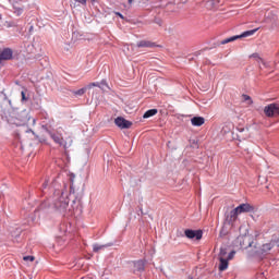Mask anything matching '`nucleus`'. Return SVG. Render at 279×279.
<instances>
[{"instance_id": "1", "label": "nucleus", "mask_w": 279, "mask_h": 279, "mask_svg": "<svg viewBox=\"0 0 279 279\" xmlns=\"http://www.w3.org/2000/svg\"><path fill=\"white\" fill-rule=\"evenodd\" d=\"M50 189L53 191L54 199H59L53 203V199L49 198L44 201L38 210H66V206H69V197L71 195H75V187H73V183H71L70 187L66 186V183L60 184L58 179L53 180Z\"/></svg>"}, {"instance_id": "2", "label": "nucleus", "mask_w": 279, "mask_h": 279, "mask_svg": "<svg viewBox=\"0 0 279 279\" xmlns=\"http://www.w3.org/2000/svg\"><path fill=\"white\" fill-rule=\"evenodd\" d=\"M2 114H4L10 125H16L17 128L21 125H27L31 119L27 110H23L21 112H16L14 110L11 112H7V109H2Z\"/></svg>"}, {"instance_id": "3", "label": "nucleus", "mask_w": 279, "mask_h": 279, "mask_svg": "<svg viewBox=\"0 0 279 279\" xmlns=\"http://www.w3.org/2000/svg\"><path fill=\"white\" fill-rule=\"evenodd\" d=\"M243 210H227L225 213V223L220 231L221 236H226L228 234V226L234 228V222L239 219V215H241Z\"/></svg>"}, {"instance_id": "4", "label": "nucleus", "mask_w": 279, "mask_h": 279, "mask_svg": "<svg viewBox=\"0 0 279 279\" xmlns=\"http://www.w3.org/2000/svg\"><path fill=\"white\" fill-rule=\"evenodd\" d=\"M39 125L41 128V130H44V132H47V134H51V131L53 130V124L56 123V121L52 118H49V113L41 111L39 113Z\"/></svg>"}, {"instance_id": "5", "label": "nucleus", "mask_w": 279, "mask_h": 279, "mask_svg": "<svg viewBox=\"0 0 279 279\" xmlns=\"http://www.w3.org/2000/svg\"><path fill=\"white\" fill-rule=\"evenodd\" d=\"M227 210H258V207L251 205L248 203H242L240 205H235L234 202L229 201L227 204Z\"/></svg>"}, {"instance_id": "6", "label": "nucleus", "mask_w": 279, "mask_h": 279, "mask_svg": "<svg viewBox=\"0 0 279 279\" xmlns=\"http://www.w3.org/2000/svg\"><path fill=\"white\" fill-rule=\"evenodd\" d=\"M266 117H279V105L270 104L264 108Z\"/></svg>"}, {"instance_id": "7", "label": "nucleus", "mask_w": 279, "mask_h": 279, "mask_svg": "<svg viewBox=\"0 0 279 279\" xmlns=\"http://www.w3.org/2000/svg\"><path fill=\"white\" fill-rule=\"evenodd\" d=\"M48 134L57 145H59L60 147H63V149H66V141H64V137H62V134L53 133V132H50Z\"/></svg>"}, {"instance_id": "8", "label": "nucleus", "mask_w": 279, "mask_h": 279, "mask_svg": "<svg viewBox=\"0 0 279 279\" xmlns=\"http://www.w3.org/2000/svg\"><path fill=\"white\" fill-rule=\"evenodd\" d=\"M274 247H279L278 239L271 240L270 242L264 244L260 248V252L262 254H268L269 252H271V250H274Z\"/></svg>"}, {"instance_id": "9", "label": "nucleus", "mask_w": 279, "mask_h": 279, "mask_svg": "<svg viewBox=\"0 0 279 279\" xmlns=\"http://www.w3.org/2000/svg\"><path fill=\"white\" fill-rule=\"evenodd\" d=\"M114 123L118 128H120V130H130V128H132V122L125 120L123 117H118L114 120Z\"/></svg>"}, {"instance_id": "10", "label": "nucleus", "mask_w": 279, "mask_h": 279, "mask_svg": "<svg viewBox=\"0 0 279 279\" xmlns=\"http://www.w3.org/2000/svg\"><path fill=\"white\" fill-rule=\"evenodd\" d=\"M184 234L187 239H196V241H199L203 236V232L202 230H191V229H186L184 231Z\"/></svg>"}, {"instance_id": "11", "label": "nucleus", "mask_w": 279, "mask_h": 279, "mask_svg": "<svg viewBox=\"0 0 279 279\" xmlns=\"http://www.w3.org/2000/svg\"><path fill=\"white\" fill-rule=\"evenodd\" d=\"M13 51L10 48H4L0 51V64L3 60H12Z\"/></svg>"}, {"instance_id": "12", "label": "nucleus", "mask_w": 279, "mask_h": 279, "mask_svg": "<svg viewBox=\"0 0 279 279\" xmlns=\"http://www.w3.org/2000/svg\"><path fill=\"white\" fill-rule=\"evenodd\" d=\"M12 12L13 14H15V16H21V14H23V12L25 11V7H23L21 2H14L12 4Z\"/></svg>"}, {"instance_id": "13", "label": "nucleus", "mask_w": 279, "mask_h": 279, "mask_svg": "<svg viewBox=\"0 0 279 279\" xmlns=\"http://www.w3.org/2000/svg\"><path fill=\"white\" fill-rule=\"evenodd\" d=\"M138 48H148V49H154V47H158L156 43L149 41V40H141L137 43Z\"/></svg>"}, {"instance_id": "14", "label": "nucleus", "mask_w": 279, "mask_h": 279, "mask_svg": "<svg viewBox=\"0 0 279 279\" xmlns=\"http://www.w3.org/2000/svg\"><path fill=\"white\" fill-rule=\"evenodd\" d=\"M191 123L195 128H201V125H204V123H206V120L203 117H194L191 119Z\"/></svg>"}, {"instance_id": "15", "label": "nucleus", "mask_w": 279, "mask_h": 279, "mask_svg": "<svg viewBox=\"0 0 279 279\" xmlns=\"http://www.w3.org/2000/svg\"><path fill=\"white\" fill-rule=\"evenodd\" d=\"M0 101H2L3 106H9V108H12V100L8 99V95L3 93V89L0 90Z\"/></svg>"}, {"instance_id": "16", "label": "nucleus", "mask_w": 279, "mask_h": 279, "mask_svg": "<svg viewBox=\"0 0 279 279\" xmlns=\"http://www.w3.org/2000/svg\"><path fill=\"white\" fill-rule=\"evenodd\" d=\"M220 264H219V271H226V269H228L229 267V259H227L226 257H219Z\"/></svg>"}, {"instance_id": "17", "label": "nucleus", "mask_w": 279, "mask_h": 279, "mask_svg": "<svg viewBox=\"0 0 279 279\" xmlns=\"http://www.w3.org/2000/svg\"><path fill=\"white\" fill-rule=\"evenodd\" d=\"M134 269H135V271H138L140 274L145 271V260L140 259L137 262H134Z\"/></svg>"}, {"instance_id": "18", "label": "nucleus", "mask_w": 279, "mask_h": 279, "mask_svg": "<svg viewBox=\"0 0 279 279\" xmlns=\"http://www.w3.org/2000/svg\"><path fill=\"white\" fill-rule=\"evenodd\" d=\"M256 32H258V28H254V29H251V31H245L241 35H238V37L239 38H247L248 36H254Z\"/></svg>"}, {"instance_id": "19", "label": "nucleus", "mask_w": 279, "mask_h": 279, "mask_svg": "<svg viewBox=\"0 0 279 279\" xmlns=\"http://www.w3.org/2000/svg\"><path fill=\"white\" fill-rule=\"evenodd\" d=\"M88 90V87H83L78 90H72V95H74V97H82L86 94V92Z\"/></svg>"}, {"instance_id": "20", "label": "nucleus", "mask_w": 279, "mask_h": 279, "mask_svg": "<svg viewBox=\"0 0 279 279\" xmlns=\"http://www.w3.org/2000/svg\"><path fill=\"white\" fill-rule=\"evenodd\" d=\"M156 114H158V109H150L144 113L143 119H149L151 117H156Z\"/></svg>"}, {"instance_id": "21", "label": "nucleus", "mask_w": 279, "mask_h": 279, "mask_svg": "<svg viewBox=\"0 0 279 279\" xmlns=\"http://www.w3.org/2000/svg\"><path fill=\"white\" fill-rule=\"evenodd\" d=\"M234 40H239V35L226 38L220 41V45H228V43H234Z\"/></svg>"}, {"instance_id": "22", "label": "nucleus", "mask_w": 279, "mask_h": 279, "mask_svg": "<svg viewBox=\"0 0 279 279\" xmlns=\"http://www.w3.org/2000/svg\"><path fill=\"white\" fill-rule=\"evenodd\" d=\"M106 247H110L108 244H93V252H99L101 250H106Z\"/></svg>"}, {"instance_id": "23", "label": "nucleus", "mask_w": 279, "mask_h": 279, "mask_svg": "<svg viewBox=\"0 0 279 279\" xmlns=\"http://www.w3.org/2000/svg\"><path fill=\"white\" fill-rule=\"evenodd\" d=\"M0 208L1 210H7V208H11L8 203H5V198H0Z\"/></svg>"}, {"instance_id": "24", "label": "nucleus", "mask_w": 279, "mask_h": 279, "mask_svg": "<svg viewBox=\"0 0 279 279\" xmlns=\"http://www.w3.org/2000/svg\"><path fill=\"white\" fill-rule=\"evenodd\" d=\"M99 87L98 88H101V90H106V88H110L108 86V82L106 80H102L100 83H99Z\"/></svg>"}, {"instance_id": "25", "label": "nucleus", "mask_w": 279, "mask_h": 279, "mask_svg": "<svg viewBox=\"0 0 279 279\" xmlns=\"http://www.w3.org/2000/svg\"><path fill=\"white\" fill-rule=\"evenodd\" d=\"M99 86H101L100 84H99V82H95V83H89L88 85H86V88H87V90L88 89H90V88H99Z\"/></svg>"}, {"instance_id": "26", "label": "nucleus", "mask_w": 279, "mask_h": 279, "mask_svg": "<svg viewBox=\"0 0 279 279\" xmlns=\"http://www.w3.org/2000/svg\"><path fill=\"white\" fill-rule=\"evenodd\" d=\"M228 255V248H220V253H219V258H226V256Z\"/></svg>"}, {"instance_id": "27", "label": "nucleus", "mask_w": 279, "mask_h": 279, "mask_svg": "<svg viewBox=\"0 0 279 279\" xmlns=\"http://www.w3.org/2000/svg\"><path fill=\"white\" fill-rule=\"evenodd\" d=\"M236 254V251H231L228 256L226 257L227 260H232Z\"/></svg>"}, {"instance_id": "28", "label": "nucleus", "mask_w": 279, "mask_h": 279, "mask_svg": "<svg viewBox=\"0 0 279 279\" xmlns=\"http://www.w3.org/2000/svg\"><path fill=\"white\" fill-rule=\"evenodd\" d=\"M21 96H22V101H28V97L25 95V92H21Z\"/></svg>"}, {"instance_id": "29", "label": "nucleus", "mask_w": 279, "mask_h": 279, "mask_svg": "<svg viewBox=\"0 0 279 279\" xmlns=\"http://www.w3.org/2000/svg\"><path fill=\"white\" fill-rule=\"evenodd\" d=\"M23 260H29V263H34V256H24Z\"/></svg>"}, {"instance_id": "30", "label": "nucleus", "mask_w": 279, "mask_h": 279, "mask_svg": "<svg viewBox=\"0 0 279 279\" xmlns=\"http://www.w3.org/2000/svg\"><path fill=\"white\" fill-rule=\"evenodd\" d=\"M60 230L62 231V232H71V227H66V229H64V227H60Z\"/></svg>"}, {"instance_id": "31", "label": "nucleus", "mask_w": 279, "mask_h": 279, "mask_svg": "<svg viewBox=\"0 0 279 279\" xmlns=\"http://www.w3.org/2000/svg\"><path fill=\"white\" fill-rule=\"evenodd\" d=\"M76 3H81L82 5H86L88 0H74Z\"/></svg>"}, {"instance_id": "32", "label": "nucleus", "mask_w": 279, "mask_h": 279, "mask_svg": "<svg viewBox=\"0 0 279 279\" xmlns=\"http://www.w3.org/2000/svg\"><path fill=\"white\" fill-rule=\"evenodd\" d=\"M47 186H49V181H45L43 184V191H45V189H47Z\"/></svg>"}, {"instance_id": "33", "label": "nucleus", "mask_w": 279, "mask_h": 279, "mask_svg": "<svg viewBox=\"0 0 279 279\" xmlns=\"http://www.w3.org/2000/svg\"><path fill=\"white\" fill-rule=\"evenodd\" d=\"M251 58H256L257 60H260V57H258V53L251 54Z\"/></svg>"}, {"instance_id": "34", "label": "nucleus", "mask_w": 279, "mask_h": 279, "mask_svg": "<svg viewBox=\"0 0 279 279\" xmlns=\"http://www.w3.org/2000/svg\"><path fill=\"white\" fill-rule=\"evenodd\" d=\"M244 99H245V101H252V97H250L247 95H244Z\"/></svg>"}, {"instance_id": "35", "label": "nucleus", "mask_w": 279, "mask_h": 279, "mask_svg": "<svg viewBox=\"0 0 279 279\" xmlns=\"http://www.w3.org/2000/svg\"><path fill=\"white\" fill-rule=\"evenodd\" d=\"M9 27H16V24L14 22H10Z\"/></svg>"}, {"instance_id": "36", "label": "nucleus", "mask_w": 279, "mask_h": 279, "mask_svg": "<svg viewBox=\"0 0 279 279\" xmlns=\"http://www.w3.org/2000/svg\"><path fill=\"white\" fill-rule=\"evenodd\" d=\"M116 14H117V16H120V19H125V17L123 16V14H121V13H119V12H116Z\"/></svg>"}, {"instance_id": "37", "label": "nucleus", "mask_w": 279, "mask_h": 279, "mask_svg": "<svg viewBox=\"0 0 279 279\" xmlns=\"http://www.w3.org/2000/svg\"><path fill=\"white\" fill-rule=\"evenodd\" d=\"M33 125H36V119H33Z\"/></svg>"}, {"instance_id": "38", "label": "nucleus", "mask_w": 279, "mask_h": 279, "mask_svg": "<svg viewBox=\"0 0 279 279\" xmlns=\"http://www.w3.org/2000/svg\"><path fill=\"white\" fill-rule=\"evenodd\" d=\"M141 214H142V215H147V213H143V211H141Z\"/></svg>"}, {"instance_id": "39", "label": "nucleus", "mask_w": 279, "mask_h": 279, "mask_svg": "<svg viewBox=\"0 0 279 279\" xmlns=\"http://www.w3.org/2000/svg\"><path fill=\"white\" fill-rule=\"evenodd\" d=\"M134 0H129V3H132Z\"/></svg>"}]
</instances>
